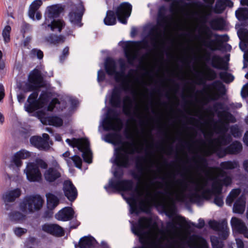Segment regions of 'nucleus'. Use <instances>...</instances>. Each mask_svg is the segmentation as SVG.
Segmentation results:
<instances>
[{"label": "nucleus", "mask_w": 248, "mask_h": 248, "mask_svg": "<svg viewBox=\"0 0 248 248\" xmlns=\"http://www.w3.org/2000/svg\"><path fill=\"white\" fill-rule=\"evenodd\" d=\"M150 156L149 159H144L146 167L139 158L136 162L137 169L143 174L144 177L139 178L132 196L124 198L129 205L131 214H138L140 212L148 213L151 207L155 205L161 206L169 217H171L175 213V202H198L202 197L209 200L214 196V203L220 207L223 205L224 202L221 195L222 187L223 186H228L232 184L231 176H227L223 179H214L210 189L206 188L208 182L207 179H195L190 172L187 178L189 182L194 185L193 188L187 182L181 179L177 180L174 186L167 182L164 188L167 195L165 198L162 196V193L157 190V188L151 189V186L155 184L158 185L157 188H162V184L159 181L155 183L153 182V180L158 177V173L151 169L156 161L152 158V155Z\"/></svg>", "instance_id": "1"}, {"label": "nucleus", "mask_w": 248, "mask_h": 248, "mask_svg": "<svg viewBox=\"0 0 248 248\" xmlns=\"http://www.w3.org/2000/svg\"><path fill=\"white\" fill-rule=\"evenodd\" d=\"M128 123L129 126L125 130L126 137L127 139L131 140L132 142H124L120 147L115 149L114 162L119 167H127L129 164V155H133L135 153H140L145 142L148 148H152L154 147V143L149 142L147 138H151L152 128L146 133L143 127L142 135L140 136L139 130L135 125V119L132 118Z\"/></svg>", "instance_id": "2"}, {"label": "nucleus", "mask_w": 248, "mask_h": 248, "mask_svg": "<svg viewBox=\"0 0 248 248\" xmlns=\"http://www.w3.org/2000/svg\"><path fill=\"white\" fill-rule=\"evenodd\" d=\"M46 83L43 79L42 74L38 70H33L29 77L28 82L26 84V92L35 91L31 93L27 100V103L24 105L25 110L28 112H32L39 108H44L50 99V94L47 92H43L38 100V90L45 86Z\"/></svg>", "instance_id": "3"}, {"label": "nucleus", "mask_w": 248, "mask_h": 248, "mask_svg": "<svg viewBox=\"0 0 248 248\" xmlns=\"http://www.w3.org/2000/svg\"><path fill=\"white\" fill-rule=\"evenodd\" d=\"M120 71H117V64L111 59H107L105 62V68L107 74L110 76H114L117 82L121 83L122 88L125 92L130 91L134 95L137 96L138 91L135 88L136 84L139 83V80L136 78L133 74L134 70H130L127 75L125 74V63L120 59L119 61Z\"/></svg>", "instance_id": "4"}, {"label": "nucleus", "mask_w": 248, "mask_h": 248, "mask_svg": "<svg viewBox=\"0 0 248 248\" xmlns=\"http://www.w3.org/2000/svg\"><path fill=\"white\" fill-rule=\"evenodd\" d=\"M231 137L226 138L222 136L219 139L211 140L210 146L203 150L206 156H211L216 154L219 158H222L228 154L236 155L239 153L242 150L241 142L235 141L226 148L222 146L228 145L231 141Z\"/></svg>", "instance_id": "5"}, {"label": "nucleus", "mask_w": 248, "mask_h": 248, "mask_svg": "<svg viewBox=\"0 0 248 248\" xmlns=\"http://www.w3.org/2000/svg\"><path fill=\"white\" fill-rule=\"evenodd\" d=\"M202 131L204 137L207 139L208 145H206L203 140H201L202 142V147L200 149V151L202 154V156L198 154L197 152H194L195 154L192 157V160L196 165V169L197 170H200L202 172H205L208 166V161L206 156L204 153L203 150L207 149L210 146V141L214 135V131L211 129H202Z\"/></svg>", "instance_id": "6"}, {"label": "nucleus", "mask_w": 248, "mask_h": 248, "mask_svg": "<svg viewBox=\"0 0 248 248\" xmlns=\"http://www.w3.org/2000/svg\"><path fill=\"white\" fill-rule=\"evenodd\" d=\"M62 11V9L58 5H54L48 6L45 13V21L42 24V26L45 29L50 28L51 30L54 31L57 30L60 32L62 28L65 26L64 22L63 20L58 19L49 21L48 18L50 20L54 18L59 16L60 14Z\"/></svg>", "instance_id": "7"}, {"label": "nucleus", "mask_w": 248, "mask_h": 248, "mask_svg": "<svg viewBox=\"0 0 248 248\" xmlns=\"http://www.w3.org/2000/svg\"><path fill=\"white\" fill-rule=\"evenodd\" d=\"M66 142L72 147H77L82 153L84 160L88 163L92 162V153L89 147V142L85 139H67Z\"/></svg>", "instance_id": "8"}, {"label": "nucleus", "mask_w": 248, "mask_h": 248, "mask_svg": "<svg viewBox=\"0 0 248 248\" xmlns=\"http://www.w3.org/2000/svg\"><path fill=\"white\" fill-rule=\"evenodd\" d=\"M44 202L43 199L39 195L27 196L20 203V208L24 212L28 211L32 213L40 210Z\"/></svg>", "instance_id": "9"}, {"label": "nucleus", "mask_w": 248, "mask_h": 248, "mask_svg": "<svg viewBox=\"0 0 248 248\" xmlns=\"http://www.w3.org/2000/svg\"><path fill=\"white\" fill-rule=\"evenodd\" d=\"M37 165L34 163H29L24 170L28 180L30 182H39L41 180L42 175L38 166L44 169L47 167V163L43 160H39Z\"/></svg>", "instance_id": "10"}, {"label": "nucleus", "mask_w": 248, "mask_h": 248, "mask_svg": "<svg viewBox=\"0 0 248 248\" xmlns=\"http://www.w3.org/2000/svg\"><path fill=\"white\" fill-rule=\"evenodd\" d=\"M203 91L206 93L207 96L204 97V100H216L221 95L225 94V89L224 85L219 80H216L210 85L204 88Z\"/></svg>", "instance_id": "11"}, {"label": "nucleus", "mask_w": 248, "mask_h": 248, "mask_svg": "<svg viewBox=\"0 0 248 248\" xmlns=\"http://www.w3.org/2000/svg\"><path fill=\"white\" fill-rule=\"evenodd\" d=\"M102 124L104 129L107 131L113 130L119 131L122 128V121L115 112H113L112 116H109L108 114L104 119Z\"/></svg>", "instance_id": "12"}, {"label": "nucleus", "mask_w": 248, "mask_h": 248, "mask_svg": "<svg viewBox=\"0 0 248 248\" xmlns=\"http://www.w3.org/2000/svg\"><path fill=\"white\" fill-rule=\"evenodd\" d=\"M144 47H145V46H141V43L140 42H132L126 45L124 52L128 62L130 64H133L135 60L138 57L140 49Z\"/></svg>", "instance_id": "13"}, {"label": "nucleus", "mask_w": 248, "mask_h": 248, "mask_svg": "<svg viewBox=\"0 0 248 248\" xmlns=\"http://www.w3.org/2000/svg\"><path fill=\"white\" fill-rule=\"evenodd\" d=\"M133 186V183L131 180L111 179L109 180L108 186H105V188L108 193H110L108 188H111L117 191H129L132 189Z\"/></svg>", "instance_id": "14"}, {"label": "nucleus", "mask_w": 248, "mask_h": 248, "mask_svg": "<svg viewBox=\"0 0 248 248\" xmlns=\"http://www.w3.org/2000/svg\"><path fill=\"white\" fill-rule=\"evenodd\" d=\"M209 225L212 229L218 232V235L223 240L227 239L229 234V229L227 226V221L226 219L217 222L215 220H210L208 222Z\"/></svg>", "instance_id": "15"}, {"label": "nucleus", "mask_w": 248, "mask_h": 248, "mask_svg": "<svg viewBox=\"0 0 248 248\" xmlns=\"http://www.w3.org/2000/svg\"><path fill=\"white\" fill-rule=\"evenodd\" d=\"M84 12V8L81 3H79L73 7L72 11L69 14L70 22L74 26L81 27L82 25L81 21Z\"/></svg>", "instance_id": "16"}, {"label": "nucleus", "mask_w": 248, "mask_h": 248, "mask_svg": "<svg viewBox=\"0 0 248 248\" xmlns=\"http://www.w3.org/2000/svg\"><path fill=\"white\" fill-rule=\"evenodd\" d=\"M239 167V163L236 161H226L222 162L220 164V168H215L216 170V177H211V179L214 181V179H220L219 177L224 178L228 176L224 170H232Z\"/></svg>", "instance_id": "17"}, {"label": "nucleus", "mask_w": 248, "mask_h": 248, "mask_svg": "<svg viewBox=\"0 0 248 248\" xmlns=\"http://www.w3.org/2000/svg\"><path fill=\"white\" fill-rule=\"evenodd\" d=\"M132 5L126 2L122 3L116 9V14L118 20L122 23L125 24L127 18L131 15Z\"/></svg>", "instance_id": "18"}, {"label": "nucleus", "mask_w": 248, "mask_h": 248, "mask_svg": "<svg viewBox=\"0 0 248 248\" xmlns=\"http://www.w3.org/2000/svg\"><path fill=\"white\" fill-rule=\"evenodd\" d=\"M42 138L39 136L32 137L30 139L31 143L40 150L48 151L50 148L49 137L47 134L42 135Z\"/></svg>", "instance_id": "19"}, {"label": "nucleus", "mask_w": 248, "mask_h": 248, "mask_svg": "<svg viewBox=\"0 0 248 248\" xmlns=\"http://www.w3.org/2000/svg\"><path fill=\"white\" fill-rule=\"evenodd\" d=\"M37 115L44 124L60 126L63 124V121L61 118L57 116H48L45 110L38 111Z\"/></svg>", "instance_id": "20"}, {"label": "nucleus", "mask_w": 248, "mask_h": 248, "mask_svg": "<svg viewBox=\"0 0 248 248\" xmlns=\"http://www.w3.org/2000/svg\"><path fill=\"white\" fill-rule=\"evenodd\" d=\"M151 40L153 45L156 48H159L160 46H163L165 45V41L162 38V33L157 27H154L150 31Z\"/></svg>", "instance_id": "21"}, {"label": "nucleus", "mask_w": 248, "mask_h": 248, "mask_svg": "<svg viewBox=\"0 0 248 248\" xmlns=\"http://www.w3.org/2000/svg\"><path fill=\"white\" fill-rule=\"evenodd\" d=\"M20 195L21 190L19 188L9 190L4 193L2 198L5 204V209L6 210H10L11 208V204H9V202H14Z\"/></svg>", "instance_id": "22"}, {"label": "nucleus", "mask_w": 248, "mask_h": 248, "mask_svg": "<svg viewBox=\"0 0 248 248\" xmlns=\"http://www.w3.org/2000/svg\"><path fill=\"white\" fill-rule=\"evenodd\" d=\"M63 190L65 196L70 201H74L77 196V191L72 182L67 180L64 182Z\"/></svg>", "instance_id": "23"}, {"label": "nucleus", "mask_w": 248, "mask_h": 248, "mask_svg": "<svg viewBox=\"0 0 248 248\" xmlns=\"http://www.w3.org/2000/svg\"><path fill=\"white\" fill-rule=\"evenodd\" d=\"M175 219L176 223L172 221H168L166 223V228L170 233H176L178 232L179 229L176 226V223L179 224L181 228L184 227L186 224V221L184 217L178 216Z\"/></svg>", "instance_id": "24"}, {"label": "nucleus", "mask_w": 248, "mask_h": 248, "mask_svg": "<svg viewBox=\"0 0 248 248\" xmlns=\"http://www.w3.org/2000/svg\"><path fill=\"white\" fill-rule=\"evenodd\" d=\"M42 230L48 233L57 236H62L64 234L63 229L56 224L46 223L42 225Z\"/></svg>", "instance_id": "25"}, {"label": "nucleus", "mask_w": 248, "mask_h": 248, "mask_svg": "<svg viewBox=\"0 0 248 248\" xmlns=\"http://www.w3.org/2000/svg\"><path fill=\"white\" fill-rule=\"evenodd\" d=\"M193 5L198 7H204L202 10L198 11H192V14H199L201 15V18L203 23H205L207 22L208 17L210 16L213 11V7L203 6V4L199 2H196L192 4Z\"/></svg>", "instance_id": "26"}, {"label": "nucleus", "mask_w": 248, "mask_h": 248, "mask_svg": "<svg viewBox=\"0 0 248 248\" xmlns=\"http://www.w3.org/2000/svg\"><path fill=\"white\" fill-rule=\"evenodd\" d=\"M74 211L69 207H64L60 210L55 215L57 219L61 221H68L71 220L74 217Z\"/></svg>", "instance_id": "27"}, {"label": "nucleus", "mask_w": 248, "mask_h": 248, "mask_svg": "<svg viewBox=\"0 0 248 248\" xmlns=\"http://www.w3.org/2000/svg\"><path fill=\"white\" fill-rule=\"evenodd\" d=\"M70 155V153L69 151H66L62 155L64 157L67 165L70 166L72 165V162H73L76 167L79 169L81 168L82 161L81 157L77 155L69 157Z\"/></svg>", "instance_id": "28"}, {"label": "nucleus", "mask_w": 248, "mask_h": 248, "mask_svg": "<svg viewBox=\"0 0 248 248\" xmlns=\"http://www.w3.org/2000/svg\"><path fill=\"white\" fill-rule=\"evenodd\" d=\"M62 171L55 168H48L45 171L44 176L46 181L53 182L61 177Z\"/></svg>", "instance_id": "29"}, {"label": "nucleus", "mask_w": 248, "mask_h": 248, "mask_svg": "<svg viewBox=\"0 0 248 248\" xmlns=\"http://www.w3.org/2000/svg\"><path fill=\"white\" fill-rule=\"evenodd\" d=\"M121 91L119 88L115 87L110 98V103L112 107L120 108L121 106Z\"/></svg>", "instance_id": "30"}, {"label": "nucleus", "mask_w": 248, "mask_h": 248, "mask_svg": "<svg viewBox=\"0 0 248 248\" xmlns=\"http://www.w3.org/2000/svg\"><path fill=\"white\" fill-rule=\"evenodd\" d=\"M231 224L232 229L240 234H242L247 227L241 219L236 217L232 218Z\"/></svg>", "instance_id": "31"}, {"label": "nucleus", "mask_w": 248, "mask_h": 248, "mask_svg": "<svg viewBox=\"0 0 248 248\" xmlns=\"http://www.w3.org/2000/svg\"><path fill=\"white\" fill-rule=\"evenodd\" d=\"M214 128L217 133L220 134L217 138H214V139H219L222 136H224L226 138L231 137L230 136H227L226 135V133L228 130V124L223 122L219 120L218 123L215 124Z\"/></svg>", "instance_id": "32"}, {"label": "nucleus", "mask_w": 248, "mask_h": 248, "mask_svg": "<svg viewBox=\"0 0 248 248\" xmlns=\"http://www.w3.org/2000/svg\"><path fill=\"white\" fill-rule=\"evenodd\" d=\"M227 6L232 7L233 3L230 0H217L213 11L215 13L220 14L223 12Z\"/></svg>", "instance_id": "33"}, {"label": "nucleus", "mask_w": 248, "mask_h": 248, "mask_svg": "<svg viewBox=\"0 0 248 248\" xmlns=\"http://www.w3.org/2000/svg\"><path fill=\"white\" fill-rule=\"evenodd\" d=\"M212 65L213 67L218 69L226 70L228 68L223 59L218 55H214L212 57Z\"/></svg>", "instance_id": "34"}, {"label": "nucleus", "mask_w": 248, "mask_h": 248, "mask_svg": "<svg viewBox=\"0 0 248 248\" xmlns=\"http://www.w3.org/2000/svg\"><path fill=\"white\" fill-rule=\"evenodd\" d=\"M96 243L95 239L91 236L81 238L79 242V248H93Z\"/></svg>", "instance_id": "35"}, {"label": "nucleus", "mask_w": 248, "mask_h": 248, "mask_svg": "<svg viewBox=\"0 0 248 248\" xmlns=\"http://www.w3.org/2000/svg\"><path fill=\"white\" fill-rule=\"evenodd\" d=\"M245 207L246 201L245 198L241 196L235 202L233 207V211L236 213L243 214L245 210Z\"/></svg>", "instance_id": "36"}, {"label": "nucleus", "mask_w": 248, "mask_h": 248, "mask_svg": "<svg viewBox=\"0 0 248 248\" xmlns=\"http://www.w3.org/2000/svg\"><path fill=\"white\" fill-rule=\"evenodd\" d=\"M123 102V112L126 116H131L132 113L131 110L133 105V101L132 99L130 96L126 95L124 97Z\"/></svg>", "instance_id": "37"}, {"label": "nucleus", "mask_w": 248, "mask_h": 248, "mask_svg": "<svg viewBox=\"0 0 248 248\" xmlns=\"http://www.w3.org/2000/svg\"><path fill=\"white\" fill-rule=\"evenodd\" d=\"M211 28L214 30L221 31L224 29L225 23L222 17H217L211 19L209 21Z\"/></svg>", "instance_id": "38"}, {"label": "nucleus", "mask_w": 248, "mask_h": 248, "mask_svg": "<svg viewBox=\"0 0 248 248\" xmlns=\"http://www.w3.org/2000/svg\"><path fill=\"white\" fill-rule=\"evenodd\" d=\"M166 8L164 6L160 7L158 10V24L159 25L167 27L170 23L168 21V17L165 15Z\"/></svg>", "instance_id": "39"}, {"label": "nucleus", "mask_w": 248, "mask_h": 248, "mask_svg": "<svg viewBox=\"0 0 248 248\" xmlns=\"http://www.w3.org/2000/svg\"><path fill=\"white\" fill-rule=\"evenodd\" d=\"M42 4L41 0H35L30 5L28 15L30 18L34 19L35 14Z\"/></svg>", "instance_id": "40"}, {"label": "nucleus", "mask_w": 248, "mask_h": 248, "mask_svg": "<svg viewBox=\"0 0 248 248\" xmlns=\"http://www.w3.org/2000/svg\"><path fill=\"white\" fill-rule=\"evenodd\" d=\"M47 199V206L48 208L53 209L55 208L59 203L58 198L52 193H49L46 194Z\"/></svg>", "instance_id": "41"}, {"label": "nucleus", "mask_w": 248, "mask_h": 248, "mask_svg": "<svg viewBox=\"0 0 248 248\" xmlns=\"http://www.w3.org/2000/svg\"><path fill=\"white\" fill-rule=\"evenodd\" d=\"M218 117L220 121L223 122L226 124L230 122L233 123L235 122V118L232 114L227 111H222L218 113Z\"/></svg>", "instance_id": "42"}, {"label": "nucleus", "mask_w": 248, "mask_h": 248, "mask_svg": "<svg viewBox=\"0 0 248 248\" xmlns=\"http://www.w3.org/2000/svg\"><path fill=\"white\" fill-rule=\"evenodd\" d=\"M241 191L240 188L233 189L227 197L226 204L231 206L234 200L240 195Z\"/></svg>", "instance_id": "43"}, {"label": "nucleus", "mask_w": 248, "mask_h": 248, "mask_svg": "<svg viewBox=\"0 0 248 248\" xmlns=\"http://www.w3.org/2000/svg\"><path fill=\"white\" fill-rule=\"evenodd\" d=\"M46 39L47 42L50 44H57L63 43L65 41V37L62 35L50 34Z\"/></svg>", "instance_id": "44"}, {"label": "nucleus", "mask_w": 248, "mask_h": 248, "mask_svg": "<svg viewBox=\"0 0 248 248\" xmlns=\"http://www.w3.org/2000/svg\"><path fill=\"white\" fill-rule=\"evenodd\" d=\"M104 21L107 25L110 26L115 24L116 23V18L114 12L112 11H108Z\"/></svg>", "instance_id": "45"}, {"label": "nucleus", "mask_w": 248, "mask_h": 248, "mask_svg": "<svg viewBox=\"0 0 248 248\" xmlns=\"http://www.w3.org/2000/svg\"><path fill=\"white\" fill-rule=\"evenodd\" d=\"M120 139V137L117 133H112L105 135L104 140L106 142L115 145Z\"/></svg>", "instance_id": "46"}, {"label": "nucleus", "mask_w": 248, "mask_h": 248, "mask_svg": "<svg viewBox=\"0 0 248 248\" xmlns=\"http://www.w3.org/2000/svg\"><path fill=\"white\" fill-rule=\"evenodd\" d=\"M235 15L238 20L240 21L248 19V9L240 8L235 12Z\"/></svg>", "instance_id": "47"}, {"label": "nucleus", "mask_w": 248, "mask_h": 248, "mask_svg": "<svg viewBox=\"0 0 248 248\" xmlns=\"http://www.w3.org/2000/svg\"><path fill=\"white\" fill-rule=\"evenodd\" d=\"M61 102L57 98H54L52 100L49 105L46 107V111H51L53 110L54 108H57L58 109L62 110L63 108H65V105H63L62 107H58V105H60Z\"/></svg>", "instance_id": "48"}, {"label": "nucleus", "mask_w": 248, "mask_h": 248, "mask_svg": "<svg viewBox=\"0 0 248 248\" xmlns=\"http://www.w3.org/2000/svg\"><path fill=\"white\" fill-rule=\"evenodd\" d=\"M211 242L213 248H223V242L216 236L211 237Z\"/></svg>", "instance_id": "49"}, {"label": "nucleus", "mask_w": 248, "mask_h": 248, "mask_svg": "<svg viewBox=\"0 0 248 248\" xmlns=\"http://www.w3.org/2000/svg\"><path fill=\"white\" fill-rule=\"evenodd\" d=\"M220 78L226 83H229L232 81L234 77L231 74L226 72H222L219 73Z\"/></svg>", "instance_id": "50"}, {"label": "nucleus", "mask_w": 248, "mask_h": 248, "mask_svg": "<svg viewBox=\"0 0 248 248\" xmlns=\"http://www.w3.org/2000/svg\"><path fill=\"white\" fill-rule=\"evenodd\" d=\"M11 28L9 25L6 26L2 31V36L5 43H8L10 41V32Z\"/></svg>", "instance_id": "51"}, {"label": "nucleus", "mask_w": 248, "mask_h": 248, "mask_svg": "<svg viewBox=\"0 0 248 248\" xmlns=\"http://www.w3.org/2000/svg\"><path fill=\"white\" fill-rule=\"evenodd\" d=\"M216 78L217 74L214 70L210 68L207 69V71L205 73V79L208 80H213Z\"/></svg>", "instance_id": "52"}, {"label": "nucleus", "mask_w": 248, "mask_h": 248, "mask_svg": "<svg viewBox=\"0 0 248 248\" xmlns=\"http://www.w3.org/2000/svg\"><path fill=\"white\" fill-rule=\"evenodd\" d=\"M231 133L232 135L235 138L239 137L241 136L242 133L236 125H232L230 128Z\"/></svg>", "instance_id": "53"}, {"label": "nucleus", "mask_w": 248, "mask_h": 248, "mask_svg": "<svg viewBox=\"0 0 248 248\" xmlns=\"http://www.w3.org/2000/svg\"><path fill=\"white\" fill-rule=\"evenodd\" d=\"M25 216L19 212H13L10 214V218L14 220H20L24 218Z\"/></svg>", "instance_id": "54"}, {"label": "nucleus", "mask_w": 248, "mask_h": 248, "mask_svg": "<svg viewBox=\"0 0 248 248\" xmlns=\"http://www.w3.org/2000/svg\"><path fill=\"white\" fill-rule=\"evenodd\" d=\"M238 35L241 40H248V31L246 29H240L238 31Z\"/></svg>", "instance_id": "55"}, {"label": "nucleus", "mask_w": 248, "mask_h": 248, "mask_svg": "<svg viewBox=\"0 0 248 248\" xmlns=\"http://www.w3.org/2000/svg\"><path fill=\"white\" fill-rule=\"evenodd\" d=\"M16 155V156H18L21 159H26L31 155L30 153L25 150H22L17 152Z\"/></svg>", "instance_id": "56"}, {"label": "nucleus", "mask_w": 248, "mask_h": 248, "mask_svg": "<svg viewBox=\"0 0 248 248\" xmlns=\"http://www.w3.org/2000/svg\"><path fill=\"white\" fill-rule=\"evenodd\" d=\"M31 55L32 57H37L39 59H42L43 58V52L40 49L36 48L32 49L31 51Z\"/></svg>", "instance_id": "57"}, {"label": "nucleus", "mask_w": 248, "mask_h": 248, "mask_svg": "<svg viewBox=\"0 0 248 248\" xmlns=\"http://www.w3.org/2000/svg\"><path fill=\"white\" fill-rule=\"evenodd\" d=\"M50 166H51L49 167L50 168H55V169L62 171V169L60 165L55 159H53L51 161Z\"/></svg>", "instance_id": "58"}, {"label": "nucleus", "mask_w": 248, "mask_h": 248, "mask_svg": "<svg viewBox=\"0 0 248 248\" xmlns=\"http://www.w3.org/2000/svg\"><path fill=\"white\" fill-rule=\"evenodd\" d=\"M30 26L29 24L23 22L21 28V32L23 34V37H24V34L26 31L29 30Z\"/></svg>", "instance_id": "59"}, {"label": "nucleus", "mask_w": 248, "mask_h": 248, "mask_svg": "<svg viewBox=\"0 0 248 248\" xmlns=\"http://www.w3.org/2000/svg\"><path fill=\"white\" fill-rule=\"evenodd\" d=\"M241 96L243 98L248 96V83L243 87L241 90Z\"/></svg>", "instance_id": "60"}, {"label": "nucleus", "mask_w": 248, "mask_h": 248, "mask_svg": "<svg viewBox=\"0 0 248 248\" xmlns=\"http://www.w3.org/2000/svg\"><path fill=\"white\" fill-rule=\"evenodd\" d=\"M69 54V47H65L62 51V56L60 57V61L61 62H62L64 60L65 58L67 57Z\"/></svg>", "instance_id": "61"}, {"label": "nucleus", "mask_w": 248, "mask_h": 248, "mask_svg": "<svg viewBox=\"0 0 248 248\" xmlns=\"http://www.w3.org/2000/svg\"><path fill=\"white\" fill-rule=\"evenodd\" d=\"M26 230L21 228H16L14 230V232L17 236H21L26 232Z\"/></svg>", "instance_id": "62"}, {"label": "nucleus", "mask_w": 248, "mask_h": 248, "mask_svg": "<svg viewBox=\"0 0 248 248\" xmlns=\"http://www.w3.org/2000/svg\"><path fill=\"white\" fill-rule=\"evenodd\" d=\"M21 159L18 156H16L15 154L13 159V161L17 167H19L22 165V161H21Z\"/></svg>", "instance_id": "63"}, {"label": "nucleus", "mask_w": 248, "mask_h": 248, "mask_svg": "<svg viewBox=\"0 0 248 248\" xmlns=\"http://www.w3.org/2000/svg\"><path fill=\"white\" fill-rule=\"evenodd\" d=\"M105 77V74L104 72L102 70H99L97 73V79L99 82L100 81H103Z\"/></svg>", "instance_id": "64"}]
</instances>
